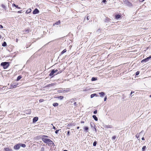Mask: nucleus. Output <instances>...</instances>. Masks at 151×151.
<instances>
[{"mask_svg": "<svg viewBox=\"0 0 151 151\" xmlns=\"http://www.w3.org/2000/svg\"><path fill=\"white\" fill-rule=\"evenodd\" d=\"M96 95V94H92L91 95V98H93V97H94L95 95Z\"/></svg>", "mask_w": 151, "mask_h": 151, "instance_id": "c85d7f7f", "label": "nucleus"}, {"mask_svg": "<svg viewBox=\"0 0 151 151\" xmlns=\"http://www.w3.org/2000/svg\"><path fill=\"white\" fill-rule=\"evenodd\" d=\"M96 143H97L96 142L94 141L93 143V146H96Z\"/></svg>", "mask_w": 151, "mask_h": 151, "instance_id": "7c9ffc66", "label": "nucleus"}, {"mask_svg": "<svg viewBox=\"0 0 151 151\" xmlns=\"http://www.w3.org/2000/svg\"><path fill=\"white\" fill-rule=\"evenodd\" d=\"M29 31V30L28 29H25L24 31L26 33H28Z\"/></svg>", "mask_w": 151, "mask_h": 151, "instance_id": "bb28decb", "label": "nucleus"}, {"mask_svg": "<svg viewBox=\"0 0 151 151\" xmlns=\"http://www.w3.org/2000/svg\"><path fill=\"white\" fill-rule=\"evenodd\" d=\"M32 10L31 9H28L26 12V13L27 14H28L30 13L31 12Z\"/></svg>", "mask_w": 151, "mask_h": 151, "instance_id": "ddd939ff", "label": "nucleus"}, {"mask_svg": "<svg viewBox=\"0 0 151 151\" xmlns=\"http://www.w3.org/2000/svg\"><path fill=\"white\" fill-rule=\"evenodd\" d=\"M70 90V89L69 88H67L65 90H63V92H66L69 91Z\"/></svg>", "mask_w": 151, "mask_h": 151, "instance_id": "a211bd4d", "label": "nucleus"}, {"mask_svg": "<svg viewBox=\"0 0 151 151\" xmlns=\"http://www.w3.org/2000/svg\"><path fill=\"white\" fill-rule=\"evenodd\" d=\"M1 35H0V38H1Z\"/></svg>", "mask_w": 151, "mask_h": 151, "instance_id": "052dcab7", "label": "nucleus"}, {"mask_svg": "<svg viewBox=\"0 0 151 151\" xmlns=\"http://www.w3.org/2000/svg\"><path fill=\"white\" fill-rule=\"evenodd\" d=\"M61 72V71H59L56 74H55V75H57L59 73H60Z\"/></svg>", "mask_w": 151, "mask_h": 151, "instance_id": "79ce46f5", "label": "nucleus"}, {"mask_svg": "<svg viewBox=\"0 0 151 151\" xmlns=\"http://www.w3.org/2000/svg\"><path fill=\"white\" fill-rule=\"evenodd\" d=\"M63 151H68L66 150H63Z\"/></svg>", "mask_w": 151, "mask_h": 151, "instance_id": "13d9d810", "label": "nucleus"}, {"mask_svg": "<svg viewBox=\"0 0 151 151\" xmlns=\"http://www.w3.org/2000/svg\"><path fill=\"white\" fill-rule=\"evenodd\" d=\"M55 98H58V99H60V100H62L63 99L64 97L63 96H60L56 97H55Z\"/></svg>", "mask_w": 151, "mask_h": 151, "instance_id": "2eb2a0df", "label": "nucleus"}, {"mask_svg": "<svg viewBox=\"0 0 151 151\" xmlns=\"http://www.w3.org/2000/svg\"><path fill=\"white\" fill-rule=\"evenodd\" d=\"M53 129H54L55 130L56 129V127L54 126H53Z\"/></svg>", "mask_w": 151, "mask_h": 151, "instance_id": "8fccbe9b", "label": "nucleus"}, {"mask_svg": "<svg viewBox=\"0 0 151 151\" xmlns=\"http://www.w3.org/2000/svg\"><path fill=\"white\" fill-rule=\"evenodd\" d=\"M151 58V55L149 57L141 61V62L143 63L144 62H146L148 61L149 59Z\"/></svg>", "mask_w": 151, "mask_h": 151, "instance_id": "423d86ee", "label": "nucleus"}, {"mask_svg": "<svg viewBox=\"0 0 151 151\" xmlns=\"http://www.w3.org/2000/svg\"><path fill=\"white\" fill-rule=\"evenodd\" d=\"M42 139L44 143H47L49 146H52L54 145L53 142L49 139L42 138Z\"/></svg>", "mask_w": 151, "mask_h": 151, "instance_id": "f257e3e1", "label": "nucleus"}, {"mask_svg": "<svg viewBox=\"0 0 151 151\" xmlns=\"http://www.w3.org/2000/svg\"><path fill=\"white\" fill-rule=\"evenodd\" d=\"M123 2L124 4L129 6H132V4L128 0H123Z\"/></svg>", "mask_w": 151, "mask_h": 151, "instance_id": "20e7f679", "label": "nucleus"}, {"mask_svg": "<svg viewBox=\"0 0 151 151\" xmlns=\"http://www.w3.org/2000/svg\"><path fill=\"white\" fill-rule=\"evenodd\" d=\"M4 149L5 151H12V149H9L8 147L5 148Z\"/></svg>", "mask_w": 151, "mask_h": 151, "instance_id": "4468645a", "label": "nucleus"}, {"mask_svg": "<svg viewBox=\"0 0 151 151\" xmlns=\"http://www.w3.org/2000/svg\"><path fill=\"white\" fill-rule=\"evenodd\" d=\"M39 12L37 8H36L33 11V14H36L38 13H39Z\"/></svg>", "mask_w": 151, "mask_h": 151, "instance_id": "1a4fd4ad", "label": "nucleus"}, {"mask_svg": "<svg viewBox=\"0 0 151 151\" xmlns=\"http://www.w3.org/2000/svg\"><path fill=\"white\" fill-rule=\"evenodd\" d=\"M9 63L8 62H3L1 64V65L2 66L4 69L7 68L9 66Z\"/></svg>", "mask_w": 151, "mask_h": 151, "instance_id": "f03ea898", "label": "nucleus"}, {"mask_svg": "<svg viewBox=\"0 0 151 151\" xmlns=\"http://www.w3.org/2000/svg\"><path fill=\"white\" fill-rule=\"evenodd\" d=\"M70 132L69 131H68L67 132V136L68 137L70 135Z\"/></svg>", "mask_w": 151, "mask_h": 151, "instance_id": "72a5a7b5", "label": "nucleus"}, {"mask_svg": "<svg viewBox=\"0 0 151 151\" xmlns=\"http://www.w3.org/2000/svg\"><path fill=\"white\" fill-rule=\"evenodd\" d=\"M60 130L59 129H58V130H57L55 132V133L56 134H57L58 132H59V130Z\"/></svg>", "mask_w": 151, "mask_h": 151, "instance_id": "4c0bfd02", "label": "nucleus"}, {"mask_svg": "<svg viewBox=\"0 0 151 151\" xmlns=\"http://www.w3.org/2000/svg\"><path fill=\"white\" fill-rule=\"evenodd\" d=\"M17 12L18 13H22V11L21 10Z\"/></svg>", "mask_w": 151, "mask_h": 151, "instance_id": "c03bdc74", "label": "nucleus"}, {"mask_svg": "<svg viewBox=\"0 0 151 151\" xmlns=\"http://www.w3.org/2000/svg\"><path fill=\"white\" fill-rule=\"evenodd\" d=\"M93 119L95 121H97L98 120V118L96 117V116L95 115H93Z\"/></svg>", "mask_w": 151, "mask_h": 151, "instance_id": "aec40b11", "label": "nucleus"}, {"mask_svg": "<svg viewBox=\"0 0 151 151\" xmlns=\"http://www.w3.org/2000/svg\"><path fill=\"white\" fill-rule=\"evenodd\" d=\"M53 105L55 107L58 106V104L57 103H55L53 104Z\"/></svg>", "mask_w": 151, "mask_h": 151, "instance_id": "412c9836", "label": "nucleus"}, {"mask_svg": "<svg viewBox=\"0 0 151 151\" xmlns=\"http://www.w3.org/2000/svg\"><path fill=\"white\" fill-rule=\"evenodd\" d=\"M116 136L115 135H114V136H113L112 137V139H115L116 138Z\"/></svg>", "mask_w": 151, "mask_h": 151, "instance_id": "473e14b6", "label": "nucleus"}, {"mask_svg": "<svg viewBox=\"0 0 151 151\" xmlns=\"http://www.w3.org/2000/svg\"><path fill=\"white\" fill-rule=\"evenodd\" d=\"M106 97H104V101H106Z\"/></svg>", "mask_w": 151, "mask_h": 151, "instance_id": "3c124183", "label": "nucleus"}, {"mask_svg": "<svg viewBox=\"0 0 151 151\" xmlns=\"http://www.w3.org/2000/svg\"><path fill=\"white\" fill-rule=\"evenodd\" d=\"M18 85V83L16 82H13L10 85L11 88H16Z\"/></svg>", "mask_w": 151, "mask_h": 151, "instance_id": "39448f33", "label": "nucleus"}, {"mask_svg": "<svg viewBox=\"0 0 151 151\" xmlns=\"http://www.w3.org/2000/svg\"><path fill=\"white\" fill-rule=\"evenodd\" d=\"M25 113L27 114H30L31 113V109H28L25 111Z\"/></svg>", "mask_w": 151, "mask_h": 151, "instance_id": "f8f14e48", "label": "nucleus"}, {"mask_svg": "<svg viewBox=\"0 0 151 151\" xmlns=\"http://www.w3.org/2000/svg\"><path fill=\"white\" fill-rule=\"evenodd\" d=\"M7 45L6 43V42H4L2 44V46L3 47L6 46Z\"/></svg>", "mask_w": 151, "mask_h": 151, "instance_id": "5701e85b", "label": "nucleus"}, {"mask_svg": "<svg viewBox=\"0 0 151 151\" xmlns=\"http://www.w3.org/2000/svg\"><path fill=\"white\" fill-rule=\"evenodd\" d=\"M38 118L37 117H34L33 119V122L34 123L36 122L38 120Z\"/></svg>", "mask_w": 151, "mask_h": 151, "instance_id": "9b49d317", "label": "nucleus"}, {"mask_svg": "<svg viewBox=\"0 0 151 151\" xmlns=\"http://www.w3.org/2000/svg\"><path fill=\"white\" fill-rule=\"evenodd\" d=\"M58 70L57 69L55 70L53 69L51 71V73L49 74V76H51V78H52L55 75H54V74L58 71Z\"/></svg>", "mask_w": 151, "mask_h": 151, "instance_id": "7ed1b4c3", "label": "nucleus"}, {"mask_svg": "<svg viewBox=\"0 0 151 151\" xmlns=\"http://www.w3.org/2000/svg\"><path fill=\"white\" fill-rule=\"evenodd\" d=\"M142 140H145V138H144V137H142Z\"/></svg>", "mask_w": 151, "mask_h": 151, "instance_id": "603ef678", "label": "nucleus"}, {"mask_svg": "<svg viewBox=\"0 0 151 151\" xmlns=\"http://www.w3.org/2000/svg\"><path fill=\"white\" fill-rule=\"evenodd\" d=\"M97 79V78L95 77H92L91 78V81H93L96 80Z\"/></svg>", "mask_w": 151, "mask_h": 151, "instance_id": "4be33fe9", "label": "nucleus"}, {"mask_svg": "<svg viewBox=\"0 0 151 151\" xmlns=\"http://www.w3.org/2000/svg\"><path fill=\"white\" fill-rule=\"evenodd\" d=\"M139 73V71H137L136 73V76H137L138 75Z\"/></svg>", "mask_w": 151, "mask_h": 151, "instance_id": "f704fd0d", "label": "nucleus"}, {"mask_svg": "<svg viewBox=\"0 0 151 151\" xmlns=\"http://www.w3.org/2000/svg\"><path fill=\"white\" fill-rule=\"evenodd\" d=\"M15 7L16 8L18 9H20L21 8L20 7H19L18 5H16Z\"/></svg>", "mask_w": 151, "mask_h": 151, "instance_id": "e433bc0d", "label": "nucleus"}, {"mask_svg": "<svg viewBox=\"0 0 151 151\" xmlns=\"http://www.w3.org/2000/svg\"><path fill=\"white\" fill-rule=\"evenodd\" d=\"M54 85V83H51L47 85L46 87H49L50 86H52Z\"/></svg>", "mask_w": 151, "mask_h": 151, "instance_id": "393cba45", "label": "nucleus"}, {"mask_svg": "<svg viewBox=\"0 0 151 151\" xmlns=\"http://www.w3.org/2000/svg\"><path fill=\"white\" fill-rule=\"evenodd\" d=\"M39 101L40 102H42L44 101V100L43 99H40Z\"/></svg>", "mask_w": 151, "mask_h": 151, "instance_id": "2f4dec72", "label": "nucleus"}, {"mask_svg": "<svg viewBox=\"0 0 151 151\" xmlns=\"http://www.w3.org/2000/svg\"><path fill=\"white\" fill-rule=\"evenodd\" d=\"M21 146V144H17L14 146V148L16 150H17L19 149Z\"/></svg>", "mask_w": 151, "mask_h": 151, "instance_id": "0eeeda50", "label": "nucleus"}, {"mask_svg": "<svg viewBox=\"0 0 151 151\" xmlns=\"http://www.w3.org/2000/svg\"><path fill=\"white\" fill-rule=\"evenodd\" d=\"M74 105L75 106H76V105H77V103H76V102H74Z\"/></svg>", "mask_w": 151, "mask_h": 151, "instance_id": "a18cd8bd", "label": "nucleus"}, {"mask_svg": "<svg viewBox=\"0 0 151 151\" xmlns=\"http://www.w3.org/2000/svg\"><path fill=\"white\" fill-rule=\"evenodd\" d=\"M22 76H19L16 80L17 81H19V80H20L22 78Z\"/></svg>", "mask_w": 151, "mask_h": 151, "instance_id": "f3484780", "label": "nucleus"}, {"mask_svg": "<svg viewBox=\"0 0 151 151\" xmlns=\"http://www.w3.org/2000/svg\"><path fill=\"white\" fill-rule=\"evenodd\" d=\"M16 5L14 4L13 3V4H12V6L13 7H15L16 6Z\"/></svg>", "mask_w": 151, "mask_h": 151, "instance_id": "ea45409f", "label": "nucleus"}, {"mask_svg": "<svg viewBox=\"0 0 151 151\" xmlns=\"http://www.w3.org/2000/svg\"><path fill=\"white\" fill-rule=\"evenodd\" d=\"M66 52V50L65 49H64L61 52V54L62 55L65 52Z\"/></svg>", "mask_w": 151, "mask_h": 151, "instance_id": "b1692460", "label": "nucleus"}, {"mask_svg": "<svg viewBox=\"0 0 151 151\" xmlns=\"http://www.w3.org/2000/svg\"><path fill=\"white\" fill-rule=\"evenodd\" d=\"M60 23H61L60 21V20H59L58 21L56 22L55 23H54L53 24V26H54L55 25H58L60 24Z\"/></svg>", "mask_w": 151, "mask_h": 151, "instance_id": "9d476101", "label": "nucleus"}, {"mask_svg": "<svg viewBox=\"0 0 151 151\" xmlns=\"http://www.w3.org/2000/svg\"><path fill=\"white\" fill-rule=\"evenodd\" d=\"M99 94H101L102 96H103L104 95V93L102 92L99 93Z\"/></svg>", "mask_w": 151, "mask_h": 151, "instance_id": "c9c22d12", "label": "nucleus"}, {"mask_svg": "<svg viewBox=\"0 0 151 151\" xmlns=\"http://www.w3.org/2000/svg\"><path fill=\"white\" fill-rule=\"evenodd\" d=\"M115 16V18L116 19H118L120 18L121 17V15L119 14L116 15Z\"/></svg>", "mask_w": 151, "mask_h": 151, "instance_id": "dca6fc26", "label": "nucleus"}, {"mask_svg": "<svg viewBox=\"0 0 151 151\" xmlns=\"http://www.w3.org/2000/svg\"><path fill=\"white\" fill-rule=\"evenodd\" d=\"M97 110H96L95 111H94L93 112V113L94 114H96L97 113Z\"/></svg>", "mask_w": 151, "mask_h": 151, "instance_id": "58836bf2", "label": "nucleus"}, {"mask_svg": "<svg viewBox=\"0 0 151 151\" xmlns=\"http://www.w3.org/2000/svg\"><path fill=\"white\" fill-rule=\"evenodd\" d=\"M102 2H104V0H102Z\"/></svg>", "mask_w": 151, "mask_h": 151, "instance_id": "bf43d9fd", "label": "nucleus"}, {"mask_svg": "<svg viewBox=\"0 0 151 151\" xmlns=\"http://www.w3.org/2000/svg\"><path fill=\"white\" fill-rule=\"evenodd\" d=\"M88 17H89L88 16H87V19L88 20H89V18H88Z\"/></svg>", "mask_w": 151, "mask_h": 151, "instance_id": "49530a36", "label": "nucleus"}, {"mask_svg": "<svg viewBox=\"0 0 151 151\" xmlns=\"http://www.w3.org/2000/svg\"><path fill=\"white\" fill-rule=\"evenodd\" d=\"M43 137H48V136L47 135H43Z\"/></svg>", "mask_w": 151, "mask_h": 151, "instance_id": "a19ab883", "label": "nucleus"}, {"mask_svg": "<svg viewBox=\"0 0 151 151\" xmlns=\"http://www.w3.org/2000/svg\"><path fill=\"white\" fill-rule=\"evenodd\" d=\"M81 123H84V122L83 121H82L81 122Z\"/></svg>", "mask_w": 151, "mask_h": 151, "instance_id": "09e8293b", "label": "nucleus"}, {"mask_svg": "<svg viewBox=\"0 0 151 151\" xmlns=\"http://www.w3.org/2000/svg\"><path fill=\"white\" fill-rule=\"evenodd\" d=\"M80 127H77V129H78Z\"/></svg>", "mask_w": 151, "mask_h": 151, "instance_id": "6e6d98bb", "label": "nucleus"}, {"mask_svg": "<svg viewBox=\"0 0 151 151\" xmlns=\"http://www.w3.org/2000/svg\"><path fill=\"white\" fill-rule=\"evenodd\" d=\"M84 129L85 130L87 131L88 130V128L87 127H85L84 128Z\"/></svg>", "mask_w": 151, "mask_h": 151, "instance_id": "cd10ccee", "label": "nucleus"}, {"mask_svg": "<svg viewBox=\"0 0 151 151\" xmlns=\"http://www.w3.org/2000/svg\"><path fill=\"white\" fill-rule=\"evenodd\" d=\"M145 0H139L140 2H142L144 1Z\"/></svg>", "mask_w": 151, "mask_h": 151, "instance_id": "de8ad7c7", "label": "nucleus"}, {"mask_svg": "<svg viewBox=\"0 0 151 151\" xmlns=\"http://www.w3.org/2000/svg\"><path fill=\"white\" fill-rule=\"evenodd\" d=\"M134 91H132L131 92V94H132V93H134Z\"/></svg>", "mask_w": 151, "mask_h": 151, "instance_id": "5fc2aeb1", "label": "nucleus"}, {"mask_svg": "<svg viewBox=\"0 0 151 151\" xmlns=\"http://www.w3.org/2000/svg\"><path fill=\"white\" fill-rule=\"evenodd\" d=\"M1 7L3 8L4 10H6V7L5 5L3 4H1Z\"/></svg>", "mask_w": 151, "mask_h": 151, "instance_id": "6ab92c4d", "label": "nucleus"}, {"mask_svg": "<svg viewBox=\"0 0 151 151\" xmlns=\"http://www.w3.org/2000/svg\"><path fill=\"white\" fill-rule=\"evenodd\" d=\"M75 123H70L68 124L67 125V128L68 129H69L70 128V127L72 126H75Z\"/></svg>", "mask_w": 151, "mask_h": 151, "instance_id": "6e6552de", "label": "nucleus"}, {"mask_svg": "<svg viewBox=\"0 0 151 151\" xmlns=\"http://www.w3.org/2000/svg\"><path fill=\"white\" fill-rule=\"evenodd\" d=\"M21 145V146L23 147H26V145L25 144H20Z\"/></svg>", "mask_w": 151, "mask_h": 151, "instance_id": "c756f323", "label": "nucleus"}, {"mask_svg": "<svg viewBox=\"0 0 151 151\" xmlns=\"http://www.w3.org/2000/svg\"><path fill=\"white\" fill-rule=\"evenodd\" d=\"M3 28V26L1 25H0V28L2 29Z\"/></svg>", "mask_w": 151, "mask_h": 151, "instance_id": "37998d69", "label": "nucleus"}, {"mask_svg": "<svg viewBox=\"0 0 151 151\" xmlns=\"http://www.w3.org/2000/svg\"><path fill=\"white\" fill-rule=\"evenodd\" d=\"M150 97H151V94L150 96Z\"/></svg>", "mask_w": 151, "mask_h": 151, "instance_id": "680f3d73", "label": "nucleus"}, {"mask_svg": "<svg viewBox=\"0 0 151 151\" xmlns=\"http://www.w3.org/2000/svg\"><path fill=\"white\" fill-rule=\"evenodd\" d=\"M16 40V42H17L18 41V39L17 38Z\"/></svg>", "mask_w": 151, "mask_h": 151, "instance_id": "864d4df0", "label": "nucleus"}, {"mask_svg": "<svg viewBox=\"0 0 151 151\" xmlns=\"http://www.w3.org/2000/svg\"><path fill=\"white\" fill-rule=\"evenodd\" d=\"M106 1V0H104V3H105Z\"/></svg>", "mask_w": 151, "mask_h": 151, "instance_id": "4d7b16f0", "label": "nucleus"}, {"mask_svg": "<svg viewBox=\"0 0 151 151\" xmlns=\"http://www.w3.org/2000/svg\"><path fill=\"white\" fill-rule=\"evenodd\" d=\"M146 147L145 146H143L142 149V151H144L145 150Z\"/></svg>", "mask_w": 151, "mask_h": 151, "instance_id": "a878e982", "label": "nucleus"}]
</instances>
